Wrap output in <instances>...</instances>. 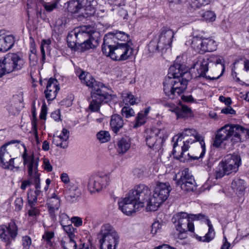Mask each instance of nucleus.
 <instances>
[{"label":"nucleus","instance_id":"f257e3e1","mask_svg":"<svg viewBox=\"0 0 249 249\" xmlns=\"http://www.w3.org/2000/svg\"><path fill=\"white\" fill-rule=\"evenodd\" d=\"M179 59L178 57L174 64L170 67L163 83L164 93L171 99L179 97L186 89L188 82L192 78L188 67L184 63H180Z\"/></svg>","mask_w":249,"mask_h":249},{"label":"nucleus","instance_id":"f03ea898","mask_svg":"<svg viewBox=\"0 0 249 249\" xmlns=\"http://www.w3.org/2000/svg\"><path fill=\"white\" fill-rule=\"evenodd\" d=\"M223 60L220 55L211 54L205 58H198L194 61L192 68L197 70L200 77L209 80L217 79L225 71Z\"/></svg>","mask_w":249,"mask_h":249},{"label":"nucleus","instance_id":"7ed1b4c3","mask_svg":"<svg viewBox=\"0 0 249 249\" xmlns=\"http://www.w3.org/2000/svg\"><path fill=\"white\" fill-rule=\"evenodd\" d=\"M246 134L249 138V129L238 124H227L219 129L215 135L213 145L219 147L225 141L231 140L232 144L241 142V134Z\"/></svg>","mask_w":249,"mask_h":249},{"label":"nucleus","instance_id":"20e7f679","mask_svg":"<svg viewBox=\"0 0 249 249\" xmlns=\"http://www.w3.org/2000/svg\"><path fill=\"white\" fill-rule=\"evenodd\" d=\"M198 142L201 148V152L199 157L196 156L192 158L194 160H197L202 158L206 151L205 144L203 137L198 134L195 129L186 128L178 136L176 142L183 144L184 151L186 150L190 147L189 144L195 142Z\"/></svg>","mask_w":249,"mask_h":249},{"label":"nucleus","instance_id":"39448f33","mask_svg":"<svg viewBox=\"0 0 249 249\" xmlns=\"http://www.w3.org/2000/svg\"><path fill=\"white\" fill-rule=\"evenodd\" d=\"M102 51L106 56H109L113 60L119 61L127 60L134 52L127 42L117 43L109 47L102 45Z\"/></svg>","mask_w":249,"mask_h":249},{"label":"nucleus","instance_id":"423d86ee","mask_svg":"<svg viewBox=\"0 0 249 249\" xmlns=\"http://www.w3.org/2000/svg\"><path fill=\"white\" fill-rule=\"evenodd\" d=\"M176 218L178 219L176 225V228L178 233L176 236V238L179 239H184L187 238V232L190 231L194 232V226L192 221L195 219H199L203 218L202 214L189 215L186 213L182 212L176 214Z\"/></svg>","mask_w":249,"mask_h":249},{"label":"nucleus","instance_id":"0eeeda50","mask_svg":"<svg viewBox=\"0 0 249 249\" xmlns=\"http://www.w3.org/2000/svg\"><path fill=\"white\" fill-rule=\"evenodd\" d=\"M22 157L25 168L27 170L28 178L34 182L35 185L36 190L34 192L36 193L37 196H39L41 191L39 190L40 188V174L38 170V159L35 158L34 154H28L25 148Z\"/></svg>","mask_w":249,"mask_h":249},{"label":"nucleus","instance_id":"6e6552de","mask_svg":"<svg viewBox=\"0 0 249 249\" xmlns=\"http://www.w3.org/2000/svg\"><path fill=\"white\" fill-rule=\"evenodd\" d=\"M24 59L19 55L9 53L0 60V78L13 71L21 70L24 65Z\"/></svg>","mask_w":249,"mask_h":249},{"label":"nucleus","instance_id":"1a4fd4ad","mask_svg":"<svg viewBox=\"0 0 249 249\" xmlns=\"http://www.w3.org/2000/svg\"><path fill=\"white\" fill-rule=\"evenodd\" d=\"M100 249H115L118 243L117 232L109 224L103 225L100 232Z\"/></svg>","mask_w":249,"mask_h":249},{"label":"nucleus","instance_id":"9d476101","mask_svg":"<svg viewBox=\"0 0 249 249\" xmlns=\"http://www.w3.org/2000/svg\"><path fill=\"white\" fill-rule=\"evenodd\" d=\"M172 188L169 182H158L152 196V204L148 207L149 211H155L168 197Z\"/></svg>","mask_w":249,"mask_h":249},{"label":"nucleus","instance_id":"9b49d317","mask_svg":"<svg viewBox=\"0 0 249 249\" xmlns=\"http://www.w3.org/2000/svg\"><path fill=\"white\" fill-rule=\"evenodd\" d=\"M19 142L18 140H12L1 146L0 160L3 168L11 170L15 168L14 160L16 158L12 157H14V153L18 150V148L12 144Z\"/></svg>","mask_w":249,"mask_h":249},{"label":"nucleus","instance_id":"f8f14e48","mask_svg":"<svg viewBox=\"0 0 249 249\" xmlns=\"http://www.w3.org/2000/svg\"><path fill=\"white\" fill-rule=\"evenodd\" d=\"M131 198L135 199L138 205L142 208L146 206V210L149 211L148 207L152 204V196L150 189L144 184H140L129 191Z\"/></svg>","mask_w":249,"mask_h":249},{"label":"nucleus","instance_id":"ddd939ff","mask_svg":"<svg viewBox=\"0 0 249 249\" xmlns=\"http://www.w3.org/2000/svg\"><path fill=\"white\" fill-rule=\"evenodd\" d=\"M165 130L152 127L146 131L145 141L147 145L154 150L159 151L165 139Z\"/></svg>","mask_w":249,"mask_h":249},{"label":"nucleus","instance_id":"4468645a","mask_svg":"<svg viewBox=\"0 0 249 249\" xmlns=\"http://www.w3.org/2000/svg\"><path fill=\"white\" fill-rule=\"evenodd\" d=\"M98 86L94 88L93 91H91L92 100L91 101L89 109L93 112L99 110L100 106L102 103H107L112 99L111 94H108L106 89H98Z\"/></svg>","mask_w":249,"mask_h":249},{"label":"nucleus","instance_id":"2eb2a0df","mask_svg":"<svg viewBox=\"0 0 249 249\" xmlns=\"http://www.w3.org/2000/svg\"><path fill=\"white\" fill-rule=\"evenodd\" d=\"M191 45L196 52L202 54L216 50L217 46L215 41L212 38H201L198 37L193 38Z\"/></svg>","mask_w":249,"mask_h":249},{"label":"nucleus","instance_id":"dca6fc26","mask_svg":"<svg viewBox=\"0 0 249 249\" xmlns=\"http://www.w3.org/2000/svg\"><path fill=\"white\" fill-rule=\"evenodd\" d=\"M18 228L15 222L11 221L8 225L0 226V238L6 244L9 245L13 241L15 240L18 235Z\"/></svg>","mask_w":249,"mask_h":249},{"label":"nucleus","instance_id":"f3484780","mask_svg":"<svg viewBox=\"0 0 249 249\" xmlns=\"http://www.w3.org/2000/svg\"><path fill=\"white\" fill-rule=\"evenodd\" d=\"M241 164V159L240 156L237 154L229 155L219 163V167H223L226 175H229L236 172Z\"/></svg>","mask_w":249,"mask_h":249},{"label":"nucleus","instance_id":"a211bd4d","mask_svg":"<svg viewBox=\"0 0 249 249\" xmlns=\"http://www.w3.org/2000/svg\"><path fill=\"white\" fill-rule=\"evenodd\" d=\"M109 180V178L106 174L99 173L93 175L89 178L88 188L90 192L99 191L106 187Z\"/></svg>","mask_w":249,"mask_h":249},{"label":"nucleus","instance_id":"6ab92c4d","mask_svg":"<svg viewBox=\"0 0 249 249\" xmlns=\"http://www.w3.org/2000/svg\"><path fill=\"white\" fill-rule=\"evenodd\" d=\"M129 192L125 197L121 198L118 201L119 209L124 214L127 215H131L141 208L138 204L135 199L131 198Z\"/></svg>","mask_w":249,"mask_h":249},{"label":"nucleus","instance_id":"aec40b11","mask_svg":"<svg viewBox=\"0 0 249 249\" xmlns=\"http://www.w3.org/2000/svg\"><path fill=\"white\" fill-rule=\"evenodd\" d=\"M177 186L186 192H193L196 188V182L192 175H190L188 168L182 171L180 178L176 182Z\"/></svg>","mask_w":249,"mask_h":249},{"label":"nucleus","instance_id":"412c9836","mask_svg":"<svg viewBox=\"0 0 249 249\" xmlns=\"http://www.w3.org/2000/svg\"><path fill=\"white\" fill-rule=\"evenodd\" d=\"M129 36L124 32L117 30L110 32L105 35L102 45H107L108 47L112 45L116 44L117 41H123L127 43Z\"/></svg>","mask_w":249,"mask_h":249},{"label":"nucleus","instance_id":"4be33fe9","mask_svg":"<svg viewBox=\"0 0 249 249\" xmlns=\"http://www.w3.org/2000/svg\"><path fill=\"white\" fill-rule=\"evenodd\" d=\"M175 33L170 29L163 27L160 32L158 41L161 46V52H166V50L171 47L173 38Z\"/></svg>","mask_w":249,"mask_h":249},{"label":"nucleus","instance_id":"5701e85b","mask_svg":"<svg viewBox=\"0 0 249 249\" xmlns=\"http://www.w3.org/2000/svg\"><path fill=\"white\" fill-rule=\"evenodd\" d=\"M71 32L76 39L77 43L85 41L91 36L94 35L93 33H96L93 27L89 25L80 26L73 29Z\"/></svg>","mask_w":249,"mask_h":249},{"label":"nucleus","instance_id":"b1692460","mask_svg":"<svg viewBox=\"0 0 249 249\" xmlns=\"http://www.w3.org/2000/svg\"><path fill=\"white\" fill-rule=\"evenodd\" d=\"M65 197L70 202H75L81 195L77 185L71 182L64 186Z\"/></svg>","mask_w":249,"mask_h":249},{"label":"nucleus","instance_id":"393cba45","mask_svg":"<svg viewBox=\"0 0 249 249\" xmlns=\"http://www.w3.org/2000/svg\"><path fill=\"white\" fill-rule=\"evenodd\" d=\"M79 78L81 80L82 83L92 89L91 91H94V88L96 86H98V89H106V87L103 83L96 81L92 76L89 73L82 71L79 75Z\"/></svg>","mask_w":249,"mask_h":249},{"label":"nucleus","instance_id":"a878e982","mask_svg":"<svg viewBox=\"0 0 249 249\" xmlns=\"http://www.w3.org/2000/svg\"><path fill=\"white\" fill-rule=\"evenodd\" d=\"M93 35L91 36L85 41L78 43V46H79V49H80L81 52H84L90 49H94L99 45V42L101 40L99 33H93Z\"/></svg>","mask_w":249,"mask_h":249},{"label":"nucleus","instance_id":"bb28decb","mask_svg":"<svg viewBox=\"0 0 249 249\" xmlns=\"http://www.w3.org/2000/svg\"><path fill=\"white\" fill-rule=\"evenodd\" d=\"M60 206V199L59 196L50 198L48 196V211L52 220L55 221L56 220L55 213Z\"/></svg>","mask_w":249,"mask_h":249},{"label":"nucleus","instance_id":"cd10ccee","mask_svg":"<svg viewBox=\"0 0 249 249\" xmlns=\"http://www.w3.org/2000/svg\"><path fill=\"white\" fill-rule=\"evenodd\" d=\"M15 39L13 35L3 36L0 35V51L6 52L12 48Z\"/></svg>","mask_w":249,"mask_h":249},{"label":"nucleus","instance_id":"c85d7f7f","mask_svg":"<svg viewBox=\"0 0 249 249\" xmlns=\"http://www.w3.org/2000/svg\"><path fill=\"white\" fill-rule=\"evenodd\" d=\"M231 187L238 196H242L244 195L246 182L242 179L235 178L231 183Z\"/></svg>","mask_w":249,"mask_h":249},{"label":"nucleus","instance_id":"c756f323","mask_svg":"<svg viewBox=\"0 0 249 249\" xmlns=\"http://www.w3.org/2000/svg\"><path fill=\"white\" fill-rule=\"evenodd\" d=\"M181 145V144H180V143L175 142L174 143L172 153L175 158L180 160V161L181 162H185L186 160H189L190 158L189 154L186 153L187 151L189 149H187L186 150L184 151V147H183L182 145L181 146V150H179L178 152L176 148L178 146Z\"/></svg>","mask_w":249,"mask_h":249},{"label":"nucleus","instance_id":"7c9ffc66","mask_svg":"<svg viewBox=\"0 0 249 249\" xmlns=\"http://www.w3.org/2000/svg\"><path fill=\"white\" fill-rule=\"evenodd\" d=\"M64 137L60 138L56 135L53 136V142L56 146L62 148H66L68 146V140L70 136V131L66 128H63Z\"/></svg>","mask_w":249,"mask_h":249},{"label":"nucleus","instance_id":"2f4dec72","mask_svg":"<svg viewBox=\"0 0 249 249\" xmlns=\"http://www.w3.org/2000/svg\"><path fill=\"white\" fill-rule=\"evenodd\" d=\"M110 124L112 131L117 134L123 127L124 122L120 115L114 114L111 116Z\"/></svg>","mask_w":249,"mask_h":249},{"label":"nucleus","instance_id":"473e14b6","mask_svg":"<svg viewBox=\"0 0 249 249\" xmlns=\"http://www.w3.org/2000/svg\"><path fill=\"white\" fill-rule=\"evenodd\" d=\"M170 110L175 113L178 119L186 117L191 112L190 109L184 105L174 107H172Z\"/></svg>","mask_w":249,"mask_h":249},{"label":"nucleus","instance_id":"72a5a7b5","mask_svg":"<svg viewBox=\"0 0 249 249\" xmlns=\"http://www.w3.org/2000/svg\"><path fill=\"white\" fill-rule=\"evenodd\" d=\"M68 11L71 13H78L80 10L83 9L82 0H71L67 2Z\"/></svg>","mask_w":249,"mask_h":249},{"label":"nucleus","instance_id":"f704fd0d","mask_svg":"<svg viewBox=\"0 0 249 249\" xmlns=\"http://www.w3.org/2000/svg\"><path fill=\"white\" fill-rule=\"evenodd\" d=\"M130 145L131 142L129 138H122L117 142V151L120 154H124L130 148Z\"/></svg>","mask_w":249,"mask_h":249},{"label":"nucleus","instance_id":"c9c22d12","mask_svg":"<svg viewBox=\"0 0 249 249\" xmlns=\"http://www.w3.org/2000/svg\"><path fill=\"white\" fill-rule=\"evenodd\" d=\"M208 226L209 227V231L204 236L200 237L196 235V238L199 241L209 242L214 238L215 236V231L210 220H208Z\"/></svg>","mask_w":249,"mask_h":249},{"label":"nucleus","instance_id":"e433bc0d","mask_svg":"<svg viewBox=\"0 0 249 249\" xmlns=\"http://www.w3.org/2000/svg\"><path fill=\"white\" fill-rule=\"evenodd\" d=\"M26 207L28 217L34 219L39 215L40 210L38 207H35V205H28Z\"/></svg>","mask_w":249,"mask_h":249},{"label":"nucleus","instance_id":"4c0bfd02","mask_svg":"<svg viewBox=\"0 0 249 249\" xmlns=\"http://www.w3.org/2000/svg\"><path fill=\"white\" fill-rule=\"evenodd\" d=\"M67 43L68 46L72 49H79V46L76 41V39L71 31L67 36Z\"/></svg>","mask_w":249,"mask_h":249},{"label":"nucleus","instance_id":"58836bf2","mask_svg":"<svg viewBox=\"0 0 249 249\" xmlns=\"http://www.w3.org/2000/svg\"><path fill=\"white\" fill-rule=\"evenodd\" d=\"M201 17L203 20L206 22H213L215 20L216 16L212 11H206L200 13Z\"/></svg>","mask_w":249,"mask_h":249},{"label":"nucleus","instance_id":"ea45409f","mask_svg":"<svg viewBox=\"0 0 249 249\" xmlns=\"http://www.w3.org/2000/svg\"><path fill=\"white\" fill-rule=\"evenodd\" d=\"M97 139L102 142L104 143L109 141L110 139V136L107 131H100L96 135Z\"/></svg>","mask_w":249,"mask_h":249},{"label":"nucleus","instance_id":"a19ab883","mask_svg":"<svg viewBox=\"0 0 249 249\" xmlns=\"http://www.w3.org/2000/svg\"><path fill=\"white\" fill-rule=\"evenodd\" d=\"M60 224L63 227L64 230L67 233L69 237V239H73L74 236V231L75 230L71 224H69L68 225H64L65 223L63 222L61 220Z\"/></svg>","mask_w":249,"mask_h":249},{"label":"nucleus","instance_id":"79ce46f5","mask_svg":"<svg viewBox=\"0 0 249 249\" xmlns=\"http://www.w3.org/2000/svg\"><path fill=\"white\" fill-rule=\"evenodd\" d=\"M83 8L86 10L91 11L97 5L96 0H82Z\"/></svg>","mask_w":249,"mask_h":249},{"label":"nucleus","instance_id":"37998d69","mask_svg":"<svg viewBox=\"0 0 249 249\" xmlns=\"http://www.w3.org/2000/svg\"><path fill=\"white\" fill-rule=\"evenodd\" d=\"M158 40H152L148 44V48L150 52L154 53L156 52H161V46L160 45Z\"/></svg>","mask_w":249,"mask_h":249},{"label":"nucleus","instance_id":"c03bdc74","mask_svg":"<svg viewBox=\"0 0 249 249\" xmlns=\"http://www.w3.org/2000/svg\"><path fill=\"white\" fill-rule=\"evenodd\" d=\"M210 0H190L191 7L194 9L199 8L202 5L208 4Z\"/></svg>","mask_w":249,"mask_h":249},{"label":"nucleus","instance_id":"a18cd8bd","mask_svg":"<svg viewBox=\"0 0 249 249\" xmlns=\"http://www.w3.org/2000/svg\"><path fill=\"white\" fill-rule=\"evenodd\" d=\"M146 117L144 116L143 112H139L136 118V122L134 125V128H137L143 124L146 121Z\"/></svg>","mask_w":249,"mask_h":249},{"label":"nucleus","instance_id":"49530a36","mask_svg":"<svg viewBox=\"0 0 249 249\" xmlns=\"http://www.w3.org/2000/svg\"><path fill=\"white\" fill-rule=\"evenodd\" d=\"M53 81V90L52 92H48V101H52L56 97L58 91L59 90L57 81Z\"/></svg>","mask_w":249,"mask_h":249},{"label":"nucleus","instance_id":"de8ad7c7","mask_svg":"<svg viewBox=\"0 0 249 249\" xmlns=\"http://www.w3.org/2000/svg\"><path fill=\"white\" fill-rule=\"evenodd\" d=\"M121 112L122 115L127 118L134 116L135 114L134 110L128 106L124 107Z\"/></svg>","mask_w":249,"mask_h":249},{"label":"nucleus","instance_id":"09e8293b","mask_svg":"<svg viewBox=\"0 0 249 249\" xmlns=\"http://www.w3.org/2000/svg\"><path fill=\"white\" fill-rule=\"evenodd\" d=\"M36 193L30 190L27 194L28 205H35L37 198Z\"/></svg>","mask_w":249,"mask_h":249},{"label":"nucleus","instance_id":"8fccbe9b","mask_svg":"<svg viewBox=\"0 0 249 249\" xmlns=\"http://www.w3.org/2000/svg\"><path fill=\"white\" fill-rule=\"evenodd\" d=\"M22 249H30L32 244V239L28 236H24L22 237Z\"/></svg>","mask_w":249,"mask_h":249},{"label":"nucleus","instance_id":"3c124183","mask_svg":"<svg viewBox=\"0 0 249 249\" xmlns=\"http://www.w3.org/2000/svg\"><path fill=\"white\" fill-rule=\"evenodd\" d=\"M64 249H76V244L73 239H69L68 242L62 243Z\"/></svg>","mask_w":249,"mask_h":249},{"label":"nucleus","instance_id":"603ef678","mask_svg":"<svg viewBox=\"0 0 249 249\" xmlns=\"http://www.w3.org/2000/svg\"><path fill=\"white\" fill-rule=\"evenodd\" d=\"M136 99L133 95L131 93L127 94V96L125 97L123 100L125 104V106H128V104L133 105L136 103Z\"/></svg>","mask_w":249,"mask_h":249},{"label":"nucleus","instance_id":"864d4df0","mask_svg":"<svg viewBox=\"0 0 249 249\" xmlns=\"http://www.w3.org/2000/svg\"><path fill=\"white\" fill-rule=\"evenodd\" d=\"M15 210L20 211L23 206V199L21 197H17L14 201Z\"/></svg>","mask_w":249,"mask_h":249},{"label":"nucleus","instance_id":"5fc2aeb1","mask_svg":"<svg viewBox=\"0 0 249 249\" xmlns=\"http://www.w3.org/2000/svg\"><path fill=\"white\" fill-rule=\"evenodd\" d=\"M61 0H53L52 2H48V12H51L57 8V4Z\"/></svg>","mask_w":249,"mask_h":249},{"label":"nucleus","instance_id":"6e6d98bb","mask_svg":"<svg viewBox=\"0 0 249 249\" xmlns=\"http://www.w3.org/2000/svg\"><path fill=\"white\" fill-rule=\"evenodd\" d=\"M46 45H47V40L45 39L42 40V41L41 42V44L40 46V50H41V53L42 54L41 61L43 64L45 63V60H46L45 51L44 49V47Z\"/></svg>","mask_w":249,"mask_h":249},{"label":"nucleus","instance_id":"4d7b16f0","mask_svg":"<svg viewBox=\"0 0 249 249\" xmlns=\"http://www.w3.org/2000/svg\"><path fill=\"white\" fill-rule=\"evenodd\" d=\"M66 20L65 18H58L56 21V26L58 27L59 30H62L66 26Z\"/></svg>","mask_w":249,"mask_h":249},{"label":"nucleus","instance_id":"13d9d810","mask_svg":"<svg viewBox=\"0 0 249 249\" xmlns=\"http://www.w3.org/2000/svg\"><path fill=\"white\" fill-rule=\"evenodd\" d=\"M58 192L54 186H51L48 191V196H49V198L57 197Z\"/></svg>","mask_w":249,"mask_h":249},{"label":"nucleus","instance_id":"bf43d9fd","mask_svg":"<svg viewBox=\"0 0 249 249\" xmlns=\"http://www.w3.org/2000/svg\"><path fill=\"white\" fill-rule=\"evenodd\" d=\"M227 175L226 173H225V170L223 169V167H219V165H218V168L215 171V177L216 179L221 178L224 176Z\"/></svg>","mask_w":249,"mask_h":249},{"label":"nucleus","instance_id":"052dcab7","mask_svg":"<svg viewBox=\"0 0 249 249\" xmlns=\"http://www.w3.org/2000/svg\"><path fill=\"white\" fill-rule=\"evenodd\" d=\"M161 226L160 224L158 222H154L151 226V232L153 234H156L159 230L161 229Z\"/></svg>","mask_w":249,"mask_h":249},{"label":"nucleus","instance_id":"680f3d73","mask_svg":"<svg viewBox=\"0 0 249 249\" xmlns=\"http://www.w3.org/2000/svg\"><path fill=\"white\" fill-rule=\"evenodd\" d=\"M71 223H73L75 226L78 227L82 225L83 221L80 217L73 216L71 218Z\"/></svg>","mask_w":249,"mask_h":249},{"label":"nucleus","instance_id":"e2e57ef3","mask_svg":"<svg viewBox=\"0 0 249 249\" xmlns=\"http://www.w3.org/2000/svg\"><path fill=\"white\" fill-rule=\"evenodd\" d=\"M60 179L61 181L65 184L64 185L68 184L71 183L70 178L68 174L66 173H63L60 175Z\"/></svg>","mask_w":249,"mask_h":249},{"label":"nucleus","instance_id":"0e129e2a","mask_svg":"<svg viewBox=\"0 0 249 249\" xmlns=\"http://www.w3.org/2000/svg\"><path fill=\"white\" fill-rule=\"evenodd\" d=\"M221 113L226 114H235V111L231 107L228 106L227 107L223 108L221 110Z\"/></svg>","mask_w":249,"mask_h":249},{"label":"nucleus","instance_id":"69168bd1","mask_svg":"<svg viewBox=\"0 0 249 249\" xmlns=\"http://www.w3.org/2000/svg\"><path fill=\"white\" fill-rule=\"evenodd\" d=\"M109 3L114 5L118 7H120L122 5H124V1L123 0H108Z\"/></svg>","mask_w":249,"mask_h":249},{"label":"nucleus","instance_id":"338daca9","mask_svg":"<svg viewBox=\"0 0 249 249\" xmlns=\"http://www.w3.org/2000/svg\"><path fill=\"white\" fill-rule=\"evenodd\" d=\"M118 13L120 17H122L124 19L126 18V17L127 16V12L124 8L120 7H118Z\"/></svg>","mask_w":249,"mask_h":249},{"label":"nucleus","instance_id":"774afa93","mask_svg":"<svg viewBox=\"0 0 249 249\" xmlns=\"http://www.w3.org/2000/svg\"><path fill=\"white\" fill-rule=\"evenodd\" d=\"M219 100L220 102L224 103L227 106H230L231 104V100L230 97L226 98L223 96H220Z\"/></svg>","mask_w":249,"mask_h":249}]
</instances>
